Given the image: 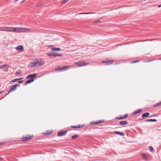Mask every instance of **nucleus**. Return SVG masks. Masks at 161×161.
Returning <instances> with one entry per match:
<instances>
[{"instance_id":"1","label":"nucleus","mask_w":161,"mask_h":161,"mask_svg":"<svg viewBox=\"0 0 161 161\" xmlns=\"http://www.w3.org/2000/svg\"><path fill=\"white\" fill-rule=\"evenodd\" d=\"M44 63V60L42 59H34L30 64L31 67H38L42 66Z\"/></svg>"},{"instance_id":"2","label":"nucleus","mask_w":161,"mask_h":161,"mask_svg":"<svg viewBox=\"0 0 161 161\" xmlns=\"http://www.w3.org/2000/svg\"><path fill=\"white\" fill-rule=\"evenodd\" d=\"M36 74H34L28 75L26 77L27 79L30 78V79L27 80L25 83L24 84L25 85H27L34 81V78L36 76Z\"/></svg>"},{"instance_id":"3","label":"nucleus","mask_w":161,"mask_h":161,"mask_svg":"<svg viewBox=\"0 0 161 161\" xmlns=\"http://www.w3.org/2000/svg\"><path fill=\"white\" fill-rule=\"evenodd\" d=\"M88 63H87L86 61H84L82 62H77L75 63V65H77V66L79 67H82L87 65Z\"/></svg>"},{"instance_id":"4","label":"nucleus","mask_w":161,"mask_h":161,"mask_svg":"<svg viewBox=\"0 0 161 161\" xmlns=\"http://www.w3.org/2000/svg\"><path fill=\"white\" fill-rule=\"evenodd\" d=\"M11 32H22V27H11Z\"/></svg>"},{"instance_id":"5","label":"nucleus","mask_w":161,"mask_h":161,"mask_svg":"<svg viewBox=\"0 0 161 161\" xmlns=\"http://www.w3.org/2000/svg\"><path fill=\"white\" fill-rule=\"evenodd\" d=\"M11 27H3L0 28V31L11 32Z\"/></svg>"},{"instance_id":"6","label":"nucleus","mask_w":161,"mask_h":161,"mask_svg":"<svg viewBox=\"0 0 161 161\" xmlns=\"http://www.w3.org/2000/svg\"><path fill=\"white\" fill-rule=\"evenodd\" d=\"M114 62L113 60H109L108 59H107L105 61H103L102 63L106 65H109L112 64Z\"/></svg>"},{"instance_id":"7","label":"nucleus","mask_w":161,"mask_h":161,"mask_svg":"<svg viewBox=\"0 0 161 161\" xmlns=\"http://www.w3.org/2000/svg\"><path fill=\"white\" fill-rule=\"evenodd\" d=\"M70 68L69 66H64L61 68V67L59 66L57 69H56V70H61L62 71H65L69 69Z\"/></svg>"},{"instance_id":"8","label":"nucleus","mask_w":161,"mask_h":161,"mask_svg":"<svg viewBox=\"0 0 161 161\" xmlns=\"http://www.w3.org/2000/svg\"><path fill=\"white\" fill-rule=\"evenodd\" d=\"M33 136H23L21 140L23 141H28L31 140Z\"/></svg>"},{"instance_id":"9","label":"nucleus","mask_w":161,"mask_h":161,"mask_svg":"<svg viewBox=\"0 0 161 161\" xmlns=\"http://www.w3.org/2000/svg\"><path fill=\"white\" fill-rule=\"evenodd\" d=\"M19 86L20 85L19 84L13 85L11 87L10 91L15 90L17 89V87H19Z\"/></svg>"},{"instance_id":"10","label":"nucleus","mask_w":161,"mask_h":161,"mask_svg":"<svg viewBox=\"0 0 161 161\" xmlns=\"http://www.w3.org/2000/svg\"><path fill=\"white\" fill-rule=\"evenodd\" d=\"M16 50L20 52L24 50V47L22 45H19L16 47Z\"/></svg>"},{"instance_id":"11","label":"nucleus","mask_w":161,"mask_h":161,"mask_svg":"<svg viewBox=\"0 0 161 161\" xmlns=\"http://www.w3.org/2000/svg\"><path fill=\"white\" fill-rule=\"evenodd\" d=\"M67 132L66 131H65L63 132L62 131H59L58 133V136H63L65 135L66 133Z\"/></svg>"},{"instance_id":"12","label":"nucleus","mask_w":161,"mask_h":161,"mask_svg":"<svg viewBox=\"0 0 161 161\" xmlns=\"http://www.w3.org/2000/svg\"><path fill=\"white\" fill-rule=\"evenodd\" d=\"M30 31V29L29 28L22 27V32H28Z\"/></svg>"},{"instance_id":"13","label":"nucleus","mask_w":161,"mask_h":161,"mask_svg":"<svg viewBox=\"0 0 161 161\" xmlns=\"http://www.w3.org/2000/svg\"><path fill=\"white\" fill-rule=\"evenodd\" d=\"M114 133L118 135H120L122 136H124L125 135V134L123 132H120L117 131H115L114 132Z\"/></svg>"},{"instance_id":"14","label":"nucleus","mask_w":161,"mask_h":161,"mask_svg":"<svg viewBox=\"0 0 161 161\" xmlns=\"http://www.w3.org/2000/svg\"><path fill=\"white\" fill-rule=\"evenodd\" d=\"M47 55L49 57H54V53H53L51 52H49L47 53Z\"/></svg>"},{"instance_id":"15","label":"nucleus","mask_w":161,"mask_h":161,"mask_svg":"<svg viewBox=\"0 0 161 161\" xmlns=\"http://www.w3.org/2000/svg\"><path fill=\"white\" fill-rule=\"evenodd\" d=\"M142 111V110L141 109H139L138 110H136L133 113L134 114H136L140 113Z\"/></svg>"},{"instance_id":"16","label":"nucleus","mask_w":161,"mask_h":161,"mask_svg":"<svg viewBox=\"0 0 161 161\" xmlns=\"http://www.w3.org/2000/svg\"><path fill=\"white\" fill-rule=\"evenodd\" d=\"M149 115V113H148V112L142 114V118H144L145 117H147Z\"/></svg>"},{"instance_id":"17","label":"nucleus","mask_w":161,"mask_h":161,"mask_svg":"<svg viewBox=\"0 0 161 161\" xmlns=\"http://www.w3.org/2000/svg\"><path fill=\"white\" fill-rule=\"evenodd\" d=\"M101 123V120H99L97 122H94L92 121V122H91L90 123V124L91 125H96L99 123Z\"/></svg>"},{"instance_id":"18","label":"nucleus","mask_w":161,"mask_h":161,"mask_svg":"<svg viewBox=\"0 0 161 161\" xmlns=\"http://www.w3.org/2000/svg\"><path fill=\"white\" fill-rule=\"evenodd\" d=\"M52 50L53 51H58L61 50V49L58 48L54 47L52 49Z\"/></svg>"},{"instance_id":"19","label":"nucleus","mask_w":161,"mask_h":161,"mask_svg":"<svg viewBox=\"0 0 161 161\" xmlns=\"http://www.w3.org/2000/svg\"><path fill=\"white\" fill-rule=\"evenodd\" d=\"M119 124L120 125H124L125 124H127V121H120L119 123Z\"/></svg>"},{"instance_id":"20","label":"nucleus","mask_w":161,"mask_h":161,"mask_svg":"<svg viewBox=\"0 0 161 161\" xmlns=\"http://www.w3.org/2000/svg\"><path fill=\"white\" fill-rule=\"evenodd\" d=\"M146 121L147 122H156L157 120L155 119H147Z\"/></svg>"},{"instance_id":"21","label":"nucleus","mask_w":161,"mask_h":161,"mask_svg":"<svg viewBox=\"0 0 161 161\" xmlns=\"http://www.w3.org/2000/svg\"><path fill=\"white\" fill-rule=\"evenodd\" d=\"M161 105V101L160 102L153 106L154 107H158Z\"/></svg>"},{"instance_id":"22","label":"nucleus","mask_w":161,"mask_h":161,"mask_svg":"<svg viewBox=\"0 0 161 161\" xmlns=\"http://www.w3.org/2000/svg\"><path fill=\"white\" fill-rule=\"evenodd\" d=\"M54 57H58V56L61 57V56H62V54H58L57 53H54Z\"/></svg>"},{"instance_id":"23","label":"nucleus","mask_w":161,"mask_h":161,"mask_svg":"<svg viewBox=\"0 0 161 161\" xmlns=\"http://www.w3.org/2000/svg\"><path fill=\"white\" fill-rule=\"evenodd\" d=\"M83 126V125H78L77 126H71V127L74 128H80L82 127Z\"/></svg>"},{"instance_id":"24","label":"nucleus","mask_w":161,"mask_h":161,"mask_svg":"<svg viewBox=\"0 0 161 161\" xmlns=\"http://www.w3.org/2000/svg\"><path fill=\"white\" fill-rule=\"evenodd\" d=\"M142 155L143 158H145V159L147 160L148 159V157L145 154L143 153L142 154Z\"/></svg>"},{"instance_id":"25","label":"nucleus","mask_w":161,"mask_h":161,"mask_svg":"<svg viewBox=\"0 0 161 161\" xmlns=\"http://www.w3.org/2000/svg\"><path fill=\"white\" fill-rule=\"evenodd\" d=\"M43 4V3L42 2H39L36 4V6L37 7H40Z\"/></svg>"},{"instance_id":"26","label":"nucleus","mask_w":161,"mask_h":161,"mask_svg":"<svg viewBox=\"0 0 161 161\" xmlns=\"http://www.w3.org/2000/svg\"><path fill=\"white\" fill-rule=\"evenodd\" d=\"M23 79V78H19V79H14V80H13L12 81L13 82H17L18 80H21V79Z\"/></svg>"},{"instance_id":"27","label":"nucleus","mask_w":161,"mask_h":161,"mask_svg":"<svg viewBox=\"0 0 161 161\" xmlns=\"http://www.w3.org/2000/svg\"><path fill=\"white\" fill-rule=\"evenodd\" d=\"M8 66L7 64H4L2 65H1L0 66V69H2Z\"/></svg>"},{"instance_id":"28","label":"nucleus","mask_w":161,"mask_h":161,"mask_svg":"<svg viewBox=\"0 0 161 161\" xmlns=\"http://www.w3.org/2000/svg\"><path fill=\"white\" fill-rule=\"evenodd\" d=\"M78 137V135H74L72 136V138L73 139H75Z\"/></svg>"},{"instance_id":"29","label":"nucleus","mask_w":161,"mask_h":161,"mask_svg":"<svg viewBox=\"0 0 161 161\" xmlns=\"http://www.w3.org/2000/svg\"><path fill=\"white\" fill-rule=\"evenodd\" d=\"M128 115L127 114H126L125 115H124V116H123V117H122L123 119H125V118H126L127 117V116H128Z\"/></svg>"},{"instance_id":"30","label":"nucleus","mask_w":161,"mask_h":161,"mask_svg":"<svg viewBox=\"0 0 161 161\" xmlns=\"http://www.w3.org/2000/svg\"><path fill=\"white\" fill-rule=\"evenodd\" d=\"M149 149L150 151L151 152L153 150V148L151 146L149 147Z\"/></svg>"},{"instance_id":"31","label":"nucleus","mask_w":161,"mask_h":161,"mask_svg":"<svg viewBox=\"0 0 161 161\" xmlns=\"http://www.w3.org/2000/svg\"><path fill=\"white\" fill-rule=\"evenodd\" d=\"M92 14V13H80L79 14Z\"/></svg>"},{"instance_id":"32","label":"nucleus","mask_w":161,"mask_h":161,"mask_svg":"<svg viewBox=\"0 0 161 161\" xmlns=\"http://www.w3.org/2000/svg\"><path fill=\"white\" fill-rule=\"evenodd\" d=\"M139 60H136L132 61L131 62V63H136V62H139Z\"/></svg>"},{"instance_id":"33","label":"nucleus","mask_w":161,"mask_h":161,"mask_svg":"<svg viewBox=\"0 0 161 161\" xmlns=\"http://www.w3.org/2000/svg\"><path fill=\"white\" fill-rule=\"evenodd\" d=\"M68 1V0H64L62 3L61 4H63L64 3H66Z\"/></svg>"},{"instance_id":"34","label":"nucleus","mask_w":161,"mask_h":161,"mask_svg":"<svg viewBox=\"0 0 161 161\" xmlns=\"http://www.w3.org/2000/svg\"><path fill=\"white\" fill-rule=\"evenodd\" d=\"M116 119H123L122 117H116Z\"/></svg>"},{"instance_id":"35","label":"nucleus","mask_w":161,"mask_h":161,"mask_svg":"<svg viewBox=\"0 0 161 161\" xmlns=\"http://www.w3.org/2000/svg\"><path fill=\"white\" fill-rule=\"evenodd\" d=\"M15 75H18L20 74H21V73L19 72H16L15 73Z\"/></svg>"},{"instance_id":"36","label":"nucleus","mask_w":161,"mask_h":161,"mask_svg":"<svg viewBox=\"0 0 161 161\" xmlns=\"http://www.w3.org/2000/svg\"><path fill=\"white\" fill-rule=\"evenodd\" d=\"M100 22V20H98L96 21V23H98Z\"/></svg>"},{"instance_id":"37","label":"nucleus","mask_w":161,"mask_h":161,"mask_svg":"<svg viewBox=\"0 0 161 161\" xmlns=\"http://www.w3.org/2000/svg\"><path fill=\"white\" fill-rule=\"evenodd\" d=\"M158 8H160V7H161V4H160V5H159L158 6Z\"/></svg>"},{"instance_id":"38","label":"nucleus","mask_w":161,"mask_h":161,"mask_svg":"<svg viewBox=\"0 0 161 161\" xmlns=\"http://www.w3.org/2000/svg\"><path fill=\"white\" fill-rule=\"evenodd\" d=\"M23 82V80L20 81L19 82V83H22Z\"/></svg>"},{"instance_id":"39","label":"nucleus","mask_w":161,"mask_h":161,"mask_svg":"<svg viewBox=\"0 0 161 161\" xmlns=\"http://www.w3.org/2000/svg\"><path fill=\"white\" fill-rule=\"evenodd\" d=\"M25 0H23V1H22L21 3H24L25 2Z\"/></svg>"},{"instance_id":"40","label":"nucleus","mask_w":161,"mask_h":161,"mask_svg":"<svg viewBox=\"0 0 161 161\" xmlns=\"http://www.w3.org/2000/svg\"><path fill=\"white\" fill-rule=\"evenodd\" d=\"M18 0H14V2H17V1H18Z\"/></svg>"},{"instance_id":"41","label":"nucleus","mask_w":161,"mask_h":161,"mask_svg":"<svg viewBox=\"0 0 161 161\" xmlns=\"http://www.w3.org/2000/svg\"><path fill=\"white\" fill-rule=\"evenodd\" d=\"M3 92V91H0V94Z\"/></svg>"},{"instance_id":"42","label":"nucleus","mask_w":161,"mask_h":161,"mask_svg":"<svg viewBox=\"0 0 161 161\" xmlns=\"http://www.w3.org/2000/svg\"><path fill=\"white\" fill-rule=\"evenodd\" d=\"M104 121V120H102L101 121V123L103 122Z\"/></svg>"},{"instance_id":"43","label":"nucleus","mask_w":161,"mask_h":161,"mask_svg":"<svg viewBox=\"0 0 161 161\" xmlns=\"http://www.w3.org/2000/svg\"><path fill=\"white\" fill-rule=\"evenodd\" d=\"M2 63L0 61V64H1Z\"/></svg>"},{"instance_id":"44","label":"nucleus","mask_w":161,"mask_h":161,"mask_svg":"<svg viewBox=\"0 0 161 161\" xmlns=\"http://www.w3.org/2000/svg\"><path fill=\"white\" fill-rule=\"evenodd\" d=\"M52 45H50V46H49V47H52Z\"/></svg>"},{"instance_id":"45","label":"nucleus","mask_w":161,"mask_h":161,"mask_svg":"<svg viewBox=\"0 0 161 161\" xmlns=\"http://www.w3.org/2000/svg\"><path fill=\"white\" fill-rule=\"evenodd\" d=\"M159 60H161V58L159 59Z\"/></svg>"},{"instance_id":"46","label":"nucleus","mask_w":161,"mask_h":161,"mask_svg":"<svg viewBox=\"0 0 161 161\" xmlns=\"http://www.w3.org/2000/svg\"><path fill=\"white\" fill-rule=\"evenodd\" d=\"M2 144V143H0V145Z\"/></svg>"},{"instance_id":"47","label":"nucleus","mask_w":161,"mask_h":161,"mask_svg":"<svg viewBox=\"0 0 161 161\" xmlns=\"http://www.w3.org/2000/svg\"><path fill=\"white\" fill-rule=\"evenodd\" d=\"M1 159V158H0V159Z\"/></svg>"}]
</instances>
